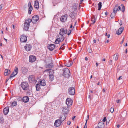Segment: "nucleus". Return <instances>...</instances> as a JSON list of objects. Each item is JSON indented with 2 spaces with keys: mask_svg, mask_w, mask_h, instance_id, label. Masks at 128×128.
I'll list each match as a JSON object with an SVG mask.
<instances>
[{
  "mask_svg": "<svg viewBox=\"0 0 128 128\" xmlns=\"http://www.w3.org/2000/svg\"><path fill=\"white\" fill-rule=\"evenodd\" d=\"M68 112V107H63V109L62 110L63 114L61 115L60 118L61 119L62 121H64L66 118Z\"/></svg>",
  "mask_w": 128,
  "mask_h": 128,
  "instance_id": "1",
  "label": "nucleus"
},
{
  "mask_svg": "<svg viewBox=\"0 0 128 128\" xmlns=\"http://www.w3.org/2000/svg\"><path fill=\"white\" fill-rule=\"evenodd\" d=\"M20 86L23 90L24 91H27L29 90L30 87L28 83L26 82L21 83Z\"/></svg>",
  "mask_w": 128,
  "mask_h": 128,
  "instance_id": "2",
  "label": "nucleus"
},
{
  "mask_svg": "<svg viewBox=\"0 0 128 128\" xmlns=\"http://www.w3.org/2000/svg\"><path fill=\"white\" fill-rule=\"evenodd\" d=\"M70 70L67 68H64L63 71V75L66 78H68L70 76Z\"/></svg>",
  "mask_w": 128,
  "mask_h": 128,
  "instance_id": "3",
  "label": "nucleus"
},
{
  "mask_svg": "<svg viewBox=\"0 0 128 128\" xmlns=\"http://www.w3.org/2000/svg\"><path fill=\"white\" fill-rule=\"evenodd\" d=\"M30 20H28V19L26 20L25 22L24 23V30H28L29 28L30 24Z\"/></svg>",
  "mask_w": 128,
  "mask_h": 128,
  "instance_id": "4",
  "label": "nucleus"
},
{
  "mask_svg": "<svg viewBox=\"0 0 128 128\" xmlns=\"http://www.w3.org/2000/svg\"><path fill=\"white\" fill-rule=\"evenodd\" d=\"M39 18L38 16H34L32 17V19L30 18H28V20H30V22H32L33 23H35L38 20Z\"/></svg>",
  "mask_w": 128,
  "mask_h": 128,
  "instance_id": "5",
  "label": "nucleus"
},
{
  "mask_svg": "<svg viewBox=\"0 0 128 128\" xmlns=\"http://www.w3.org/2000/svg\"><path fill=\"white\" fill-rule=\"evenodd\" d=\"M60 119H58L56 120L55 121V122L54 123V126L56 127H58L60 126L62 122V120L60 118Z\"/></svg>",
  "mask_w": 128,
  "mask_h": 128,
  "instance_id": "6",
  "label": "nucleus"
},
{
  "mask_svg": "<svg viewBox=\"0 0 128 128\" xmlns=\"http://www.w3.org/2000/svg\"><path fill=\"white\" fill-rule=\"evenodd\" d=\"M75 92V89L72 87H70L68 89V93L70 95H74Z\"/></svg>",
  "mask_w": 128,
  "mask_h": 128,
  "instance_id": "7",
  "label": "nucleus"
},
{
  "mask_svg": "<svg viewBox=\"0 0 128 128\" xmlns=\"http://www.w3.org/2000/svg\"><path fill=\"white\" fill-rule=\"evenodd\" d=\"M68 15L67 14H65L62 16L60 18V20L62 22H64L67 20Z\"/></svg>",
  "mask_w": 128,
  "mask_h": 128,
  "instance_id": "8",
  "label": "nucleus"
},
{
  "mask_svg": "<svg viewBox=\"0 0 128 128\" xmlns=\"http://www.w3.org/2000/svg\"><path fill=\"white\" fill-rule=\"evenodd\" d=\"M20 39L22 42H26L27 40V37L26 36L24 35H21Z\"/></svg>",
  "mask_w": 128,
  "mask_h": 128,
  "instance_id": "9",
  "label": "nucleus"
},
{
  "mask_svg": "<svg viewBox=\"0 0 128 128\" xmlns=\"http://www.w3.org/2000/svg\"><path fill=\"white\" fill-rule=\"evenodd\" d=\"M67 32L66 30H65L64 28H62L60 30L59 34L63 36L64 34H66Z\"/></svg>",
  "mask_w": 128,
  "mask_h": 128,
  "instance_id": "10",
  "label": "nucleus"
},
{
  "mask_svg": "<svg viewBox=\"0 0 128 128\" xmlns=\"http://www.w3.org/2000/svg\"><path fill=\"white\" fill-rule=\"evenodd\" d=\"M66 104L67 107L71 106L72 104V101L69 98H67L66 99Z\"/></svg>",
  "mask_w": 128,
  "mask_h": 128,
  "instance_id": "11",
  "label": "nucleus"
},
{
  "mask_svg": "<svg viewBox=\"0 0 128 128\" xmlns=\"http://www.w3.org/2000/svg\"><path fill=\"white\" fill-rule=\"evenodd\" d=\"M24 48L26 50L28 51H30L32 48V46L30 44H26L24 46Z\"/></svg>",
  "mask_w": 128,
  "mask_h": 128,
  "instance_id": "12",
  "label": "nucleus"
},
{
  "mask_svg": "<svg viewBox=\"0 0 128 128\" xmlns=\"http://www.w3.org/2000/svg\"><path fill=\"white\" fill-rule=\"evenodd\" d=\"M21 71L22 73L25 74L27 73L28 70L26 68L23 67L21 68Z\"/></svg>",
  "mask_w": 128,
  "mask_h": 128,
  "instance_id": "13",
  "label": "nucleus"
},
{
  "mask_svg": "<svg viewBox=\"0 0 128 128\" xmlns=\"http://www.w3.org/2000/svg\"><path fill=\"white\" fill-rule=\"evenodd\" d=\"M36 57L33 56H29V62H34L36 60Z\"/></svg>",
  "mask_w": 128,
  "mask_h": 128,
  "instance_id": "14",
  "label": "nucleus"
},
{
  "mask_svg": "<svg viewBox=\"0 0 128 128\" xmlns=\"http://www.w3.org/2000/svg\"><path fill=\"white\" fill-rule=\"evenodd\" d=\"M48 48L50 51L53 50L55 48V46L53 44H50L48 46Z\"/></svg>",
  "mask_w": 128,
  "mask_h": 128,
  "instance_id": "15",
  "label": "nucleus"
},
{
  "mask_svg": "<svg viewBox=\"0 0 128 128\" xmlns=\"http://www.w3.org/2000/svg\"><path fill=\"white\" fill-rule=\"evenodd\" d=\"M124 28L123 27H121L118 30L116 31V34L118 35H119L121 34L122 32L123 31V30H124Z\"/></svg>",
  "mask_w": 128,
  "mask_h": 128,
  "instance_id": "16",
  "label": "nucleus"
},
{
  "mask_svg": "<svg viewBox=\"0 0 128 128\" xmlns=\"http://www.w3.org/2000/svg\"><path fill=\"white\" fill-rule=\"evenodd\" d=\"M28 6L29 8L28 9V13L29 14H31V12L33 9V8L30 2L28 3Z\"/></svg>",
  "mask_w": 128,
  "mask_h": 128,
  "instance_id": "17",
  "label": "nucleus"
},
{
  "mask_svg": "<svg viewBox=\"0 0 128 128\" xmlns=\"http://www.w3.org/2000/svg\"><path fill=\"white\" fill-rule=\"evenodd\" d=\"M28 80L30 82L32 83L34 82L35 81L34 78L32 76H29L28 78Z\"/></svg>",
  "mask_w": 128,
  "mask_h": 128,
  "instance_id": "18",
  "label": "nucleus"
},
{
  "mask_svg": "<svg viewBox=\"0 0 128 128\" xmlns=\"http://www.w3.org/2000/svg\"><path fill=\"white\" fill-rule=\"evenodd\" d=\"M26 94L27 95L30 97H32L33 96V94L32 92L30 90V88L29 90L27 91Z\"/></svg>",
  "mask_w": 128,
  "mask_h": 128,
  "instance_id": "19",
  "label": "nucleus"
},
{
  "mask_svg": "<svg viewBox=\"0 0 128 128\" xmlns=\"http://www.w3.org/2000/svg\"><path fill=\"white\" fill-rule=\"evenodd\" d=\"M29 100V98L27 96L24 97L22 99V102H28Z\"/></svg>",
  "mask_w": 128,
  "mask_h": 128,
  "instance_id": "20",
  "label": "nucleus"
},
{
  "mask_svg": "<svg viewBox=\"0 0 128 128\" xmlns=\"http://www.w3.org/2000/svg\"><path fill=\"white\" fill-rule=\"evenodd\" d=\"M34 7L37 10H38L39 8V3L37 0L35 1L34 5Z\"/></svg>",
  "mask_w": 128,
  "mask_h": 128,
  "instance_id": "21",
  "label": "nucleus"
},
{
  "mask_svg": "<svg viewBox=\"0 0 128 128\" xmlns=\"http://www.w3.org/2000/svg\"><path fill=\"white\" fill-rule=\"evenodd\" d=\"M9 111V108L8 107H6L4 108V114L6 115L7 114Z\"/></svg>",
  "mask_w": 128,
  "mask_h": 128,
  "instance_id": "22",
  "label": "nucleus"
},
{
  "mask_svg": "<svg viewBox=\"0 0 128 128\" xmlns=\"http://www.w3.org/2000/svg\"><path fill=\"white\" fill-rule=\"evenodd\" d=\"M58 38L59 40L61 42H62L63 41L64 39V37L63 35H60V34L58 35Z\"/></svg>",
  "mask_w": 128,
  "mask_h": 128,
  "instance_id": "23",
  "label": "nucleus"
},
{
  "mask_svg": "<svg viewBox=\"0 0 128 128\" xmlns=\"http://www.w3.org/2000/svg\"><path fill=\"white\" fill-rule=\"evenodd\" d=\"M98 126L100 128H104V124L103 122H101L98 123Z\"/></svg>",
  "mask_w": 128,
  "mask_h": 128,
  "instance_id": "24",
  "label": "nucleus"
},
{
  "mask_svg": "<svg viewBox=\"0 0 128 128\" xmlns=\"http://www.w3.org/2000/svg\"><path fill=\"white\" fill-rule=\"evenodd\" d=\"M10 71L8 69H6L5 70L4 73V75L5 76L8 75L10 73Z\"/></svg>",
  "mask_w": 128,
  "mask_h": 128,
  "instance_id": "25",
  "label": "nucleus"
},
{
  "mask_svg": "<svg viewBox=\"0 0 128 128\" xmlns=\"http://www.w3.org/2000/svg\"><path fill=\"white\" fill-rule=\"evenodd\" d=\"M40 82V84L41 86H44L46 85V82L44 80H41Z\"/></svg>",
  "mask_w": 128,
  "mask_h": 128,
  "instance_id": "26",
  "label": "nucleus"
},
{
  "mask_svg": "<svg viewBox=\"0 0 128 128\" xmlns=\"http://www.w3.org/2000/svg\"><path fill=\"white\" fill-rule=\"evenodd\" d=\"M91 21L92 22V24H94L96 22L95 16L94 15H92L91 17Z\"/></svg>",
  "mask_w": 128,
  "mask_h": 128,
  "instance_id": "27",
  "label": "nucleus"
},
{
  "mask_svg": "<svg viewBox=\"0 0 128 128\" xmlns=\"http://www.w3.org/2000/svg\"><path fill=\"white\" fill-rule=\"evenodd\" d=\"M118 53H116L113 56V59L115 61H116L118 59Z\"/></svg>",
  "mask_w": 128,
  "mask_h": 128,
  "instance_id": "28",
  "label": "nucleus"
},
{
  "mask_svg": "<svg viewBox=\"0 0 128 128\" xmlns=\"http://www.w3.org/2000/svg\"><path fill=\"white\" fill-rule=\"evenodd\" d=\"M49 79L50 81H52L54 79V76L52 74H49Z\"/></svg>",
  "mask_w": 128,
  "mask_h": 128,
  "instance_id": "29",
  "label": "nucleus"
},
{
  "mask_svg": "<svg viewBox=\"0 0 128 128\" xmlns=\"http://www.w3.org/2000/svg\"><path fill=\"white\" fill-rule=\"evenodd\" d=\"M53 66V64L52 63H50L48 64H47L46 66V68H52Z\"/></svg>",
  "mask_w": 128,
  "mask_h": 128,
  "instance_id": "30",
  "label": "nucleus"
},
{
  "mask_svg": "<svg viewBox=\"0 0 128 128\" xmlns=\"http://www.w3.org/2000/svg\"><path fill=\"white\" fill-rule=\"evenodd\" d=\"M18 68L17 67H16L14 69V71L12 72V74L15 76L18 73Z\"/></svg>",
  "mask_w": 128,
  "mask_h": 128,
  "instance_id": "31",
  "label": "nucleus"
},
{
  "mask_svg": "<svg viewBox=\"0 0 128 128\" xmlns=\"http://www.w3.org/2000/svg\"><path fill=\"white\" fill-rule=\"evenodd\" d=\"M36 91H39L40 88V84H36Z\"/></svg>",
  "mask_w": 128,
  "mask_h": 128,
  "instance_id": "32",
  "label": "nucleus"
},
{
  "mask_svg": "<svg viewBox=\"0 0 128 128\" xmlns=\"http://www.w3.org/2000/svg\"><path fill=\"white\" fill-rule=\"evenodd\" d=\"M72 64V62L68 61V62L65 65L68 67H70Z\"/></svg>",
  "mask_w": 128,
  "mask_h": 128,
  "instance_id": "33",
  "label": "nucleus"
},
{
  "mask_svg": "<svg viewBox=\"0 0 128 128\" xmlns=\"http://www.w3.org/2000/svg\"><path fill=\"white\" fill-rule=\"evenodd\" d=\"M78 7V4H74L73 6V9L74 10H76L77 9Z\"/></svg>",
  "mask_w": 128,
  "mask_h": 128,
  "instance_id": "34",
  "label": "nucleus"
},
{
  "mask_svg": "<svg viewBox=\"0 0 128 128\" xmlns=\"http://www.w3.org/2000/svg\"><path fill=\"white\" fill-rule=\"evenodd\" d=\"M102 2H99L98 4V10H100L102 7Z\"/></svg>",
  "mask_w": 128,
  "mask_h": 128,
  "instance_id": "35",
  "label": "nucleus"
},
{
  "mask_svg": "<svg viewBox=\"0 0 128 128\" xmlns=\"http://www.w3.org/2000/svg\"><path fill=\"white\" fill-rule=\"evenodd\" d=\"M116 13H114V12H112L110 15V17L111 18H114L116 16Z\"/></svg>",
  "mask_w": 128,
  "mask_h": 128,
  "instance_id": "36",
  "label": "nucleus"
},
{
  "mask_svg": "<svg viewBox=\"0 0 128 128\" xmlns=\"http://www.w3.org/2000/svg\"><path fill=\"white\" fill-rule=\"evenodd\" d=\"M69 16L71 17L72 19L74 18V14L72 12H71L69 14Z\"/></svg>",
  "mask_w": 128,
  "mask_h": 128,
  "instance_id": "37",
  "label": "nucleus"
},
{
  "mask_svg": "<svg viewBox=\"0 0 128 128\" xmlns=\"http://www.w3.org/2000/svg\"><path fill=\"white\" fill-rule=\"evenodd\" d=\"M17 104L16 102V101H14L12 103L11 106H16Z\"/></svg>",
  "mask_w": 128,
  "mask_h": 128,
  "instance_id": "38",
  "label": "nucleus"
},
{
  "mask_svg": "<svg viewBox=\"0 0 128 128\" xmlns=\"http://www.w3.org/2000/svg\"><path fill=\"white\" fill-rule=\"evenodd\" d=\"M118 10L117 6H115L113 10V12L114 13H116L117 11Z\"/></svg>",
  "mask_w": 128,
  "mask_h": 128,
  "instance_id": "39",
  "label": "nucleus"
},
{
  "mask_svg": "<svg viewBox=\"0 0 128 128\" xmlns=\"http://www.w3.org/2000/svg\"><path fill=\"white\" fill-rule=\"evenodd\" d=\"M121 6L122 7V11L123 12H124L125 11V7L123 4H121Z\"/></svg>",
  "mask_w": 128,
  "mask_h": 128,
  "instance_id": "40",
  "label": "nucleus"
},
{
  "mask_svg": "<svg viewBox=\"0 0 128 128\" xmlns=\"http://www.w3.org/2000/svg\"><path fill=\"white\" fill-rule=\"evenodd\" d=\"M60 42V41L59 40L58 38H57L56 39L54 42L56 44H59Z\"/></svg>",
  "mask_w": 128,
  "mask_h": 128,
  "instance_id": "41",
  "label": "nucleus"
},
{
  "mask_svg": "<svg viewBox=\"0 0 128 128\" xmlns=\"http://www.w3.org/2000/svg\"><path fill=\"white\" fill-rule=\"evenodd\" d=\"M87 51L88 52L90 53H92V50L90 48H88L87 49Z\"/></svg>",
  "mask_w": 128,
  "mask_h": 128,
  "instance_id": "42",
  "label": "nucleus"
},
{
  "mask_svg": "<svg viewBox=\"0 0 128 128\" xmlns=\"http://www.w3.org/2000/svg\"><path fill=\"white\" fill-rule=\"evenodd\" d=\"M116 6H117V8L118 9V10H121L120 7V6H118V4H116Z\"/></svg>",
  "mask_w": 128,
  "mask_h": 128,
  "instance_id": "43",
  "label": "nucleus"
},
{
  "mask_svg": "<svg viewBox=\"0 0 128 128\" xmlns=\"http://www.w3.org/2000/svg\"><path fill=\"white\" fill-rule=\"evenodd\" d=\"M64 43L63 45H62L60 48L59 49L60 50V49H62V50H63L64 48Z\"/></svg>",
  "mask_w": 128,
  "mask_h": 128,
  "instance_id": "44",
  "label": "nucleus"
},
{
  "mask_svg": "<svg viewBox=\"0 0 128 128\" xmlns=\"http://www.w3.org/2000/svg\"><path fill=\"white\" fill-rule=\"evenodd\" d=\"M71 32H72L71 30L70 29L68 32V34H67L68 35V36H69Z\"/></svg>",
  "mask_w": 128,
  "mask_h": 128,
  "instance_id": "45",
  "label": "nucleus"
},
{
  "mask_svg": "<svg viewBox=\"0 0 128 128\" xmlns=\"http://www.w3.org/2000/svg\"><path fill=\"white\" fill-rule=\"evenodd\" d=\"M2 123L3 122V118L2 117H0V122Z\"/></svg>",
  "mask_w": 128,
  "mask_h": 128,
  "instance_id": "46",
  "label": "nucleus"
},
{
  "mask_svg": "<svg viewBox=\"0 0 128 128\" xmlns=\"http://www.w3.org/2000/svg\"><path fill=\"white\" fill-rule=\"evenodd\" d=\"M89 115H87V116L86 118V123H87V121L89 119Z\"/></svg>",
  "mask_w": 128,
  "mask_h": 128,
  "instance_id": "47",
  "label": "nucleus"
},
{
  "mask_svg": "<svg viewBox=\"0 0 128 128\" xmlns=\"http://www.w3.org/2000/svg\"><path fill=\"white\" fill-rule=\"evenodd\" d=\"M110 112L112 113L114 112V109L112 107L111 108Z\"/></svg>",
  "mask_w": 128,
  "mask_h": 128,
  "instance_id": "48",
  "label": "nucleus"
},
{
  "mask_svg": "<svg viewBox=\"0 0 128 128\" xmlns=\"http://www.w3.org/2000/svg\"><path fill=\"white\" fill-rule=\"evenodd\" d=\"M124 36L123 37L122 40V42H120L121 44H122L123 43V42L124 41Z\"/></svg>",
  "mask_w": 128,
  "mask_h": 128,
  "instance_id": "49",
  "label": "nucleus"
},
{
  "mask_svg": "<svg viewBox=\"0 0 128 128\" xmlns=\"http://www.w3.org/2000/svg\"><path fill=\"white\" fill-rule=\"evenodd\" d=\"M14 76H15L14 75V74H12L10 76V78H11L14 77Z\"/></svg>",
  "mask_w": 128,
  "mask_h": 128,
  "instance_id": "50",
  "label": "nucleus"
},
{
  "mask_svg": "<svg viewBox=\"0 0 128 128\" xmlns=\"http://www.w3.org/2000/svg\"><path fill=\"white\" fill-rule=\"evenodd\" d=\"M106 117H105L104 119L102 120V121L104 122H105L106 121Z\"/></svg>",
  "mask_w": 128,
  "mask_h": 128,
  "instance_id": "51",
  "label": "nucleus"
},
{
  "mask_svg": "<svg viewBox=\"0 0 128 128\" xmlns=\"http://www.w3.org/2000/svg\"><path fill=\"white\" fill-rule=\"evenodd\" d=\"M116 102L117 103H119L120 102V100H117L116 101Z\"/></svg>",
  "mask_w": 128,
  "mask_h": 128,
  "instance_id": "52",
  "label": "nucleus"
},
{
  "mask_svg": "<svg viewBox=\"0 0 128 128\" xmlns=\"http://www.w3.org/2000/svg\"><path fill=\"white\" fill-rule=\"evenodd\" d=\"M70 123H71L69 121H68L67 122V124L68 125H70Z\"/></svg>",
  "mask_w": 128,
  "mask_h": 128,
  "instance_id": "53",
  "label": "nucleus"
},
{
  "mask_svg": "<svg viewBox=\"0 0 128 128\" xmlns=\"http://www.w3.org/2000/svg\"><path fill=\"white\" fill-rule=\"evenodd\" d=\"M2 5V4H1L0 5V10H1Z\"/></svg>",
  "mask_w": 128,
  "mask_h": 128,
  "instance_id": "54",
  "label": "nucleus"
},
{
  "mask_svg": "<svg viewBox=\"0 0 128 128\" xmlns=\"http://www.w3.org/2000/svg\"><path fill=\"white\" fill-rule=\"evenodd\" d=\"M86 124L87 123H86H86L84 125V127L83 128H87V126L86 125Z\"/></svg>",
  "mask_w": 128,
  "mask_h": 128,
  "instance_id": "55",
  "label": "nucleus"
},
{
  "mask_svg": "<svg viewBox=\"0 0 128 128\" xmlns=\"http://www.w3.org/2000/svg\"><path fill=\"white\" fill-rule=\"evenodd\" d=\"M122 76H120L119 77V78H118V80H120V79H122Z\"/></svg>",
  "mask_w": 128,
  "mask_h": 128,
  "instance_id": "56",
  "label": "nucleus"
},
{
  "mask_svg": "<svg viewBox=\"0 0 128 128\" xmlns=\"http://www.w3.org/2000/svg\"><path fill=\"white\" fill-rule=\"evenodd\" d=\"M109 41V39H108L106 41H105V43H108V42Z\"/></svg>",
  "mask_w": 128,
  "mask_h": 128,
  "instance_id": "57",
  "label": "nucleus"
},
{
  "mask_svg": "<svg viewBox=\"0 0 128 128\" xmlns=\"http://www.w3.org/2000/svg\"><path fill=\"white\" fill-rule=\"evenodd\" d=\"M85 60H88V58L87 57H86L85 58Z\"/></svg>",
  "mask_w": 128,
  "mask_h": 128,
  "instance_id": "58",
  "label": "nucleus"
},
{
  "mask_svg": "<svg viewBox=\"0 0 128 128\" xmlns=\"http://www.w3.org/2000/svg\"><path fill=\"white\" fill-rule=\"evenodd\" d=\"M76 117V116H73L72 118V120H74V119Z\"/></svg>",
  "mask_w": 128,
  "mask_h": 128,
  "instance_id": "59",
  "label": "nucleus"
},
{
  "mask_svg": "<svg viewBox=\"0 0 128 128\" xmlns=\"http://www.w3.org/2000/svg\"><path fill=\"white\" fill-rule=\"evenodd\" d=\"M93 42L94 43H95L96 42V40H93Z\"/></svg>",
  "mask_w": 128,
  "mask_h": 128,
  "instance_id": "60",
  "label": "nucleus"
},
{
  "mask_svg": "<svg viewBox=\"0 0 128 128\" xmlns=\"http://www.w3.org/2000/svg\"><path fill=\"white\" fill-rule=\"evenodd\" d=\"M107 36H108V38H109L110 37V34H108V35H107Z\"/></svg>",
  "mask_w": 128,
  "mask_h": 128,
  "instance_id": "61",
  "label": "nucleus"
},
{
  "mask_svg": "<svg viewBox=\"0 0 128 128\" xmlns=\"http://www.w3.org/2000/svg\"><path fill=\"white\" fill-rule=\"evenodd\" d=\"M100 84V82H98V83L97 85H99Z\"/></svg>",
  "mask_w": 128,
  "mask_h": 128,
  "instance_id": "62",
  "label": "nucleus"
},
{
  "mask_svg": "<svg viewBox=\"0 0 128 128\" xmlns=\"http://www.w3.org/2000/svg\"><path fill=\"white\" fill-rule=\"evenodd\" d=\"M102 91H103L104 92H105V90L104 88H103L102 90Z\"/></svg>",
  "mask_w": 128,
  "mask_h": 128,
  "instance_id": "63",
  "label": "nucleus"
},
{
  "mask_svg": "<svg viewBox=\"0 0 128 128\" xmlns=\"http://www.w3.org/2000/svg\"><path fill=\"white\" fill-rule=\"evenodd\" d=\"M120 125H117V127H116V128H118L119 127H120Z\"/></svg>",
  "mask_w": 128,
  "mask_h": 128,
  "instance_id": "64",
  "label": "nucleus"
}]
</instances>
